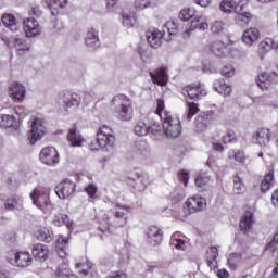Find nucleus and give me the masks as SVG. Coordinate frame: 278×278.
<instances>
[{
    "instance_id": "obj_7",
    "label": "nucleus",
    "mask_w": 278,
    "mask_h": 278,
    "mask_svg": "<svg viewBox=\"0 0 278 278\" xmlns=\"http://www.w3.org/2000/svg\"><path fill=\"white\" fill-rule=\"evenodd\" d=\"M134 131L136 136H147V134H157L162 131V126L156 118H150L149 114L146 119H140L135 125Z\"/></svg>"
},
{
    "instance_id": "obj_5",
    "label": "nucleus",
    "mask_w": 278,
    "mask_h": 278,
    "mask_svg": "<svg viewBox=\"0 0 278 278\" xmlns=\"http://www.w3.org/2000/svg\"><path fill=\"white\" fill-rule=\"evenodd\" d=\"M206 202L201 195L190 197L182 206V212L176 215L178 220H185L190 216V214H194L195 212H202L205 210Z\"/></svg>"
},
{
    "instance_id": "obj_63",
    "label": "nucleus",
    "mask_w": 278,
    "mask_h": 278,
    "mask_svg": "<svg viewBox=\"0 0 278 278\" xmlns=\"http://www.w3.org/2000/svg\"><path fill=\"white\" fill-rule=\"evenodd\" d=\"M106 278H127V274L124 271H117Z\"/></svg>"
},
{
    "instance_id": "obj_21",
    "label": "nucleus",
    "mask_w": 278,
    "mask_h": 278,
    "mask_svg": "<svg viewBox=\"0 0 278 278\" xmlns=\"http://www.w3.org/2000/svg\"><path fill=\"white\" fill-rule=\"evenodd\" d=\"M146 236L147 241L152 247H157V244L162 243V230H160V228L155 226L148 228V230L146 231Z\"/></svg>"
},
{
    "instance_id": "obj_10",
    "label": "nucleus",
    "mask_w": 278,
    "mask_h": 278,
    "mask_svg": "<svg viewBox=\"0 0 278 278\" xmlns=\"http://www.w3.org/2000/svg\"><path fill=\"white\" fill-rule=\"evenodd\" d=\"M39 160L46 166H58L60 164V153L54 147H46L41 149Z\"/></svg>"
},
{
    "instance_id": "obj_56",
    "label": "nucleus",
    "mask_w": 278,
    "mask_h": 278,
    "mask_svg": "<svg viewBox=\"0 0 278 278\" xmlns=\"http://www.w3.org/2000/svg\"><path fill=\"white\" fill-rule=\"evenodd\" d=\"M222 75L226 78L233 77V75H236V70H233V65H225L222 68Z\"/></svg>"
},
{
    "instance_id": "obj_50",
    "label": "nucleus",
    "mask_w": 278,
    "mask_h": 278,
    "mask_svg": "<svg viewBox=\"0 0 278 278\" xmlns=\"http://www.w3.org/2000/svg\"><path fill=\"white\" fill-rule=\"evenodd\" d=\"M166 31L169 36H175L177 31V23H175V21L167 22L164 25V29H163L164 34H166Z\"/></svg>"
},
{
    "instance_id": "obj_48",
    "label": "nucleus",
    "mask_w": 278,
    "mask_h": 278,
    "mask_svg": "<svg viewBox=\"0 0 278 278\" xmlns=\"http://www.w3.org/2000/svg\"><path fill=\"white\" fill-rule=\"evenodd\" d=\"M211 181V178L207 174L205 173H202V174H199L195 178V186L198 188H204V186H207Z\"/></svg>"
},
{
    "instance_id": "obj_44",
    "label": "nucleus",
    "mask_w": 278,
    "mask_h": 278,
    "mask_svg": "<svg viewBox=\"0 0 278 278\" xmlns=\"http://www.w3.org/2000/svg\"><path fill=\"white\" fill-rule=\"evenodd\" d=\"M265 251H269L274 257H278V235L265 247Z\"/></svg>"
},
{
    "instance_id": "obj_60",
    "label": "nucleus",
    "mask_w": 278,
    "mask_h": 278,
    "mask_svg": "<svg viewBox=\"0 0 278 278\" xmlns=\"http://www.w3.org/2000/svg\"><path fill=\"white\" fill-rule=\"evenodd\" d=\"M16 50L20 55H23V53L29 51V46L24 45L23 41L16 45Z\"/></svg>"
},
{
    "instance_id": "obj_16",
    "label": "nucleus",
    "mask_w": 278,
    "mask_h": 278,
    "mask_svg": "<svg viewBox=\"0 0 278 278\" xmlns=\"http://www.w3.org/2000/svg\"><path fill=\"white\" fill-rule=\"evenodd\" d=\"M9 94L15 103H22L25 101V94H27V90L25 86L21 83H13L9 88Z\"/></svg>"
},
{
    "instance_id": "obj_14",
    "label": "nucleus",
    "mask_w": 278,
    "mask_h": 278,
    "mask_svg": "<svg viewBox=\"0 0 278 278\" xmlns=\"http://www.w3.org/2000/svg\"><path fill=\"white\" fill-rule=\"evenodd\" d=\"M23 29L27 38H34L36 36H40V34L42 33V28L40 27V24L35 18L24 20Z\"/></svg>"
},
{
    "instance_id": "obj_49",
    "label": "nucleus",
    "mask_w": 278,
    "mask_h": 278,
    "mask_svg": "<svg viewBox=\"0 0 278 278\" xmlns=\"http://www.w3.org/2000/svg\"><path fill=\"white\" fill-rule=\"evenodd\" d=\"M199 112V105L197 103L187 102V121H192V116Z\"/></svg>"
},
{
    "instance_id": "obj_29",
    "label": "nucleus",
    "mask_w": 278,
    "mask_h": 278,
    "mask_svg": "<svg viewBox=\"0 0 278 278\" xmlns=\"http://www.w3.org/2000/svg\"><path fill=\"white\" fill-rule=\"evenodd\" d=\"M239 227L241 231H243L244 233H249V231H251V229L253 228V213H245L241 217Z\"/></svg>"
},
{
    "instance_id": "obj_3",
    "label": "nucleus",
    "mask_w": 278,
    "mask_h": 278,
    "mask_svg": "<svg viewBox=\"0 0 278 278\" xmlns=\"http://www.w3.org/2000/svg\"><path fill=\"white\" fill-rule=\"evenodd\" d=\"M110 213L104 215V223L106 226L100 227L102 233H110V227H125L127 225V214H129V207L123 206L121 204H114Z\"/></svg>"
},
{
    "instance_id": "obj_9",
    "label": "nucleus",
    "mask_w": 278,
    "mask_h": 278,
    "mask_svg": "<svg viewBox=\"0 0 278 278\" xmlns=\"http://www.w3.org/2000/svg\"><path fill=\"white\" fill-rule=\"evenodd\" d=\"M7 260L12 266H18V268H27L33 262L31 254L27 251H11L7 256Z\"/></svg>"
},
{
    "instance_id": "obj_52",
    "label": "nucleus",
    "mask_w": 278,
    "mask_h": 278,
    "mask_svg": "<svg viewBox=\"0 0 278 278\" xmlns=\"http://www.w3.org/2000/svg\"><path fill=\"white\" fill-rule=\"evenodd\" d=\"M177 236V232L172 236L170 244L172 247H175V249H178L179 251H184L186 249V241L181 239H175Z\"/></svg>"
},
{
    "instance_id": "obj_46",
    "label": "nucleus",
    "mask_w": 278,
    "mask_h": 278,
    "mask_svg": "<svg viewBox=\"0 0 278 278\" xmlns=\"http://www.w3.org/2000/svg\"><path fill=\"white\" fill-rule=\"evenodd\" d=\"M52 223L56 227H62V225H66L68 227L71 219L68 218V215L58 214L54 216Z\"/></svg>"
},
{
    "instance_id": "obj_22",
    "label": "nucleus",
    "mask_w": 278,
    "mask_h": 278,
    "mask_svg": "<svg viewBox=\"0 0 278 278\" xmlns=\"http://www.w3.org/2000/svg\"><path fill=\"white\" fill-rule=\"evenodd\" d=\"M33 256L39 262H46V260L49 257V247L42 243L35 244L33 247Z\"/></svg>"
},
{
    "instance_id": "obj_6",
    "label": "nucleus",
    "mask_w": 278,
    "mask_h": 278,
    "mask_svg": "<svg viewBox=\"0 0 278 278\" xmlns=\"http://www.w3.org/2000/svg\"><path fill=\"white\" fill-rule=\"evenodd\" d=\"M30 199L34 205L42 210L45 214L51 212V200L49 198V188L37 187L31 193Z\"/></svg>"
},
{
    "instance_id": "obj_34",
    "label": "nucleus",
    "mask_w": 278,
    "mask_h": 278,
    "mask_svg": "<svg viewBox=\"0 0 278 278\" xmlns=\"http://www.w3.org/2000/svg\"><path fill=\"white\" fill-rule=\"evenodd\" d=\"M210 49L216 58H225V42L217 40L210 45Z\"/></svg>"
},
{
    "instance_id": "obj_42",
    "label": "nucleus",
    "mask_w": 278,
    "mask_h": 278,
    "mask_svg": "<svg viewBox=\"0 0 278 278\" xmlns=\"http://www.w3.org/2000/svg\"><path fill=\"white\" fill-rule=\"evenodd\" d=\"M241 260V253H231L228 255V266L231 268V270H236V268H238V264H240Z\"/></svg>"
},
{
    "instance_id": "obj_25",
    "label": "nucleus",
    "mask_w": 278,
    "mask_h": 278,
    "mask_svg": "<svg viewBox=\"0 0 278 278\" xmlns=\"http://www.w3.org/2000/svg\"><path fill=\"white\" fill-rule=\"evenodd\" d=\"M218 248L217 247H211L206 251V264L211 270H214V268H218Z\"/></svg>"
},
{
    "instance_id": "obj_59",
    "label": "nucleus",
    "mask_w": 278,
    "mask_h": 278,
    "mask_svg": "<svg viewBox=\"0 0 278 278\" xmlns=\"http://www.w3.org/2000/svg\"><path fill=\"white\" fill-rule=\"evenodd\" d=\"M85 192L90 199H94L97 194V186H94L93 184H89L87 187H85Z\"/></svg>"
},
{
    "instance_id": "obj_37",
    "label": "nucleus",
    "mask_w": 278,
    "mask_h": 278,
    "mask_svg": "<svg viewBox=\"0 0 278 278\" xmlns=\"http://www.w3.org/2000/svg\"><path fill=\"white\" fill-rule=\"evenodd\" d=\"M36 238L41 242H51L53 240V230L50 228H40L36 232Z\"/></svg>"
},
{
    "instance_id": "obj_33",
    "label": "nucleus",
    "mask_w": 278,
    "mask_h": 278,
    "mask_svg": "<svg viewBox=\"0 0 278 278\" xmlns=\"http://www.w3.org/2000/svg\"><path fill=\"white\" fill-rule=\"evenodd\" d=\"M273 186H275V173L269 172L261 181V192H267V190H270Z\"/></svg>"
},
{
    "instance_id": "obj_39",
    "label": "nucleus",
    "mask_w": 278,
    "mask_h": 278,
    "mask_svg": "<svg viewBox=\"0 0 278 278\" xmlns=\"http://www.w3.org/2000/svg\"><path fill=\"white\" fill-rule=\"evenodd\" d=\"M232 192L233 194H242L244 192V179L240 175L233 176Z\"/></svg>"
},
{
    "instance_id": "obj_45",
    "label": "nucleus",
    "mask_w": 278,
    "mask_h": 278,
    "mask_svg": "<svg viewBox=\"0 0 278 278\" xmlns=\"http://www.w3.org/2000/svg\"><path fill=\"white\" fill-rule=\"evenodd\" d=\"M197 16L194 9H182L179 13L180 21H192Z\"/></svg>"
},
{
    "instance_id": "obj_20",
    "label": "nucleus",
    "mask_w": 278,
    "mask_h": 278,
    "mask_svg": "<svg viewBox=\"0 0 278 278\" xmlns=\"http://www.w3.org/2000/svg\"><path fill=\"white\" fill-rule=\"evenodd\" d=\"M260 40V29L250 27L243 31L242 41L248 47H253Z\"/></svg>"
},
{
    "instance_id": "obj_26",
    "label": "nucleus",
    "mask_w": 278,
    "mask_h": 278,
    "mask_svg": "<svg viewBox=\"0 0 278 278\" xmlns=\"http://www.w3.org/2000/svg\"><path fill=\"white\" fill-rule=\"evenodd\" d=\"M270 129L268 128H261L257 130L254 140L256 142V144H260V147H266V144H268V142H270Z\"/></svg>"
},
{
    "instance_id": "obj_17",
    "label": "nucleus",
    "mask_w": 278,
    "mask_h": 278,
    "mask_svg": "<svg viewBox=\"0 0 278 278\" xmlns=\"http://www.w3.org/2000/svg\"><path fill=\"white\" fill-rule=\"evenodd\" d=\"M163 39L164 35L159 29L147 31V40L152 49H160V47H162Z\"/></svg>"
},
{
    "instance_id": "obj_57",
    "label": "nucleus",
    "mask_w": 278,
    "mask_h": 278,
    "mask_svg": "<svg viewBox=\"0 0 278 278\" xmlns=\"http://www.w3.org/2000/svg\"><path fill=\"white\" fill-rule=\"evenodd\" d=\"M137 154L141 157H147L149 155V146L146 142L139 144L137 149Z\"/></svg>"
},
{
    "instance_id": "obj_54",
    "label": "nucleus",
    "mask_w": 278,
    "mask_h": 278,
    "mask_svg": "<svg viewBox=\"0 0 278 278\" xmlns=\"http://www.w3.org/2000/svg\"><path fill=\"white\" fill-rule=\"evenodd\" d=\"M224 144H229V142H236V131L232 129L226 130V134L223 136Z\"/></svg>"
},
{
    "instance_id": "obj_55",
    "label": "nucleus",
    "mask_w": 278,
    "mask_h": 278,
    "mask_svg": "<svg viewBox=\"0 0 278 278\" xmlns=\"http://www.w3.org/2000/svg\"><path fill=\"white\" fill-rule=\"evenodd\" d=\"M249 5V0H240L238 2L235 1L233 12L236 14L242 13V10Z\"/></svg>"
},
{
    "instance_id": "obj_4",
    "label": "nucleus",
    "mask_w": 278,
    "mask_h": 278,
    "mask_svg": "<svg viewBox=\"0 0 278 278\" xmlns=\"http://www.w3.org/2000/svg\"><path fill=\"white\" fill-rule=\"evenodd\" d=\"M111 110L113 116L118 121H131L134 118V108L131 100L126 96H115L111 101Z\"/></svg>"
},
{
    "instance_id": "obj_41",
    "label": "nucleus",
    "mask_w": 278,
    "mask_h": 278,
    "mask_svg": "<svg viewBox=\"0 0 278 278\" xmlns=\"http://www.w3.org/2000/svg\"><path fill=\"white\" fill-rule=\"evenodd\" d=\"M228 160H236V162H240L241 164H244V162H247V156H244L243 151L229 150Z\"/></svg>"
},
{
    "instance_id": "obj_58",
    "label": "nucleus",
    "mask_w": 278,
    "mask_h": 278,
    "mask_svg": "<svg viewBox=\"0 0 278 278\" xmlns=\"http://www.w3.org/2000/svg\"><path fill=\"white\" fill-rule=\"evenodd\" d=\"M151 5V0H136L135 8L137 10H147Z\"/></svg>"
},
{
    "instance_id": "obj_2",
    "label": "nucleus",
    "mask_w": 278,
    "mask_h": 278,
    "mask_svg": "<svg viewBox=\"0 0 278 278\" xmlns=\"http://www.w3.org/2000/svg\"><path fill=\"white\" fill-rule=\"evenodd\" d=\"M96 142L97 144L93 142L89 144L91 151H99L100 149L104 153H108L110 157L114 155L116 149V136L110 126H102L99 128Z\"/></svg>"
},
{
    "instance_id": "obj_13",
    "label": "nucleus",
    "mask_w": 278,
    "mask_h": 278,
    "mask_svg": "<svg viewBox=\"0 0 278 278\" xmlns=\"http://www.w3.org/2000/svg\"><path fill=\"white\" fill-rule=\"evenodd\" d=\"M184 97H189V99L198 100L201 99V97H205L207 94V91L205 90V87L201 84L198 85H190L182 89Z\"/></svg>"
},
{
    "instance_id": "obj_61",
    "label": "nucleus",
    "mask_w": 278,
    "mask_h": 278,
    "mask_svg": "<svg viewBox=\"0 0 278 278\" xmlns=\"http://www.w3.org/2000/svg\"><path fill=\"white\" fill-rule=\"evenodd\" d=\"M179 179H180V181H182V184H185V186H187L188 185V179H190V175L188 174V172L182 170L179 174Z\"/></svg>"
},
{
    "instance_id": "obj_36",
    "label": "nucleus",
    "mask_w": 278,
    "mask_h": 278,
    "mask_svg": "<svg viewBox=\"0 0 278 278\" xmlns=\"http://www.w3.org/2000/svg\"><path fill=\"white\" fill-rule=\"evenodd\" d=\"M2 24L7 29H10L11 31H17L18 25L16 24V17L12 14H4L2 16Z\"/></svg>"
},
{
    "instance_id": "obj_19",
    "label": "nucleus",
    "mask_w": 278,
    "mask_h": 278,
    "mask_svg": "<svg viewBox=\"0 0 278 278\" xmlns=\"http://www.w3.org/2000/svg\"><path fill=\"white\" fill-rule=\"evenodd\" d=\"M4 207L9 212H21L23 210V197L18 194H13L5 200Z\"/></svg>"
},
{
    "instance_id": "obj_31",
    "label": "nucleus",
    "mask_w": 278,
    "mask_h": 278,
    "mask_svg": "<svg viewBox=\"0 0 278 278\" xmlns=\"http://www.w3.org/2000/svg\"><path fill=\"white\" fill-rule=\"evenodd\" d=\"M256 84L261 90H268L270 84H273V77L266 72L261 73L256 79Z\"/></svg>"
},
{
    "instance_id": "obj_15",
    "label": "nucleus",
    "mask_w": 278,
    "mask_h": 278,
    "mask_svg": "<svg viewBox=\"0 0 278 278\" xmlns=\"http://www.w3.org/2000/svg\"><path fill=\"white\" fill-rule=\"evenodd\" d=\"M55 192L59 199H68L75 192V182L65 179L56 186Z\"/></svg>"
},
{
    "instance_id": "obj_32",
    "label": "nucleus",
    "mask_w": 278,
    "mask_h": 278,
    "mask_svg": "<svg viewBox=\"0 0 278 278\" xmlns=\"http://www.w3.org/2000/svg\"><path fill=\"white\" fill-rule=\"evenodd\" d=\"M195 129L199 134H203L207 129V123H210V117L205 113H201L195 117Z\"/></svg>"
},
{
    "instance_id": "obj_51",
    "label": "nucleus",
    "mask_w": 278,
    "mask_h": 278,
    "mask_svg": "<svg viewBox=\"0 0 278 278\" xmlns=\"http://www.w3.org/2000/svg\"><path fill=\"white\" fill-rule=\"evenodd\" d=\"M225 29V23L223 21H215L211 24L212 34H223Z\"/></svg>"
},
{
    "instance_id": "obj_27",
    "label": "nucleus",
    "mask_w": 278,
    "mask_h": 278,
    "mask_svg": "<svg viewBox=\"0 0 278 278\" xmlns=\"http://www.w3.org/2000/svg\"><path fill=\"white\" fill-rule=\"evenodd\" d=\"M63 103L66 105V108H78V105L81 103V96L78 93H64Z\"/></svg>"
},
{
    "instance_id": "obj_35",
    "label": "nucleus",
    "mask_w": 278,
    "mask_h": 278,
    "mask_svg": "<svg viewBox=\"0 0 278 278\" xmlns=\"http://www.w3.org/2000/svg\"><path fill=\"white\" fill-rule=\"evenodd\" d=\"M67 245H68V239H66L64 236H60L56 240V252L59 257H61V260H64V257H66Z\"/></svg>"
},
{
    "instance_id": "obj_62",
    "label": "nucleus",
    "mask_w": 278,
    "mask_h": 278,
    "mask_svg": "<svg viewBox=\"0 0 278 278\" xmlns=\"http://www.w3.org/2000/svg\"><path fill=\"white\" fill-rule=\"evenodd\" d=\"M271 203L275 205V207H278V189L271 194Z\"/></svg>"
},
{
    "instance_id": "obj_11",
    "label": "nucleus",
    "mask_w": 278,
    "mask_h": 278,
    "mask_svg": "<svg viewBox=\"0 0 278 278\" xmlns=\"http://www.w3.org/2000/svg\"><path fill=\"white\" fill-rule=\"evenodd\" d=\"M207 27H210V24H207V18L203 17L201 14H197V16L189 23L188 27L182 33V38H189L190 31H194V29L205 31Z\"/></svg>"
},
{
    "instance_id": "obj_1",
    "label": "nucleus",
    "mask_w": 278,
    "mask_h": 278,
    "mask_svg": "<svg viewBox=\"0 0 278 278\" xmlns=\"http://www.w3.org/2000/svg\"><path fill=\"white\" fill-rule=\"evenodd\" d=\"M149 118H160L162 121V129L166 138L175 139L181 136V121H179V117L166 111L164 100H156V110L155 112L149 113Z\"/></svg>"
},
{
    "instance_id": "obj_38",
    "label": "nucleus",
    "mask_w": 278,
    "mask_h": 278,
    "mask_svg": "<svg viewBox=\"0 0 278 278\" xmlns=\"http://www.w3.org/2000/svg\"><path fill=\"white\" fill-rule=\"evenodd\" d=\"M68 0H49L48 8L51 10L53 16H55L59 10L66 8Z\"/></svg>"
},
{
    "instance_id": "obj_53",
    "label": "nucleus",
    "mask_w": 278,
    "mask_h": 278,
    "mask_svg": "<svg viewBox=\"0 0 278 278\" xmlns=\"http://www.w3.org/2000/svg\"><path fill=\"white\" fill-rule=\"evenodd\" d=\"M274 41L270 38H267L263 41H261L258 49L260 51H265V53H268L273 49Z\"/></svg>"
},
{
    "instance_id": "obj_64",
    "label": "nucleus",
    "mask_w": 278,
    "mask_h": 278,
    "mask_svg": "<svg viewBox=\"0 0 278 278\" xmlns=\"http://www.w3.org/2000/svg\"><path fill=\"white\" fill-rule=\"evenodd\" d=\"M217 277L227 278L229 277V271H227V269H219L217 270Z\"/></svg>"
},
{
    "instance_id": "obj_47",
    "label": "nucleus",
    "mask_w": 278,
    "mask_h": 278,
    "mask_svg": "<svg viewBox=\"0 0 278 278\" xmlns=\"http://www.w3.org/2000/svg\"><path fill=\"white\" fill-rule=\"evenodd\" d=\"M134 13L124 11L122 13V23L124 27H134Z\"/></svg>"
},
{
    "instance_id": "obj_28",
    "label": "nucleus",
    "mask_w": 278,
    "mask_h": 278,
    "mask_svg": "<svg viewBox=\"0 0 278 278\" xmlns=\"http://www.w3.org/2000/svg\"><path fill=\"white\" fill-rule=\"evenodd\" d=\"M214 89L223 97H229L233 92L231 85H227L224 79L216 80L214 83Z\"/></svg>"
},
{
    "instance_id": "obj_8",
    "label": "nucleus",
    "mask_w": 278,
    "mask_h": 278,
    "mask_svg": "<svg viewBox=\"0 0 278 278\" xmlns=\"http://www.w3.org/2000/svg\"><path fill=\"white\" fill-rule=\"evenodd\" d=\"M47 134V126H45V119L35 117L31 122V129L27 132V140L29 144H36L39 140L45 138Z\"/></svg>"
},
{
    "instance_id": "obj_40",
    "label": "nucleus",
    "mask_w": 278,
    "mask_h": 278,
    "mask_svg": "<svg viewBox=\"0 0 278 278\" xmlns=\"http://www.w3.org/2000/svg\"><path fill=\"white\" fill-rule=\"evenodd\" d=\"M251 18H253V15H251V13L249 12L237 13V15L235 16V21L237 25H240V27L249 25Z\"/></svg>"
},
{
    "instance_id": "obj_18",
    "label": "nucleus",
    "mask_w": 278,
    "mask_h": 278,
    "mask_svg": "<svg viewBox=\"0 0 278 278\" xmlns=\"http://www.w3.org/2000/svg\"><path fill=\"white\" fill-rule=\"evenodd\" d=\"M153 84H157V86H166L168 84V73L166 72V67H159L155 70V73H149Z\"/></svg>"
},
{
    "instance_id": "obj_30",
    "label": "nucleus",
    "mask_w": 278,
    "mask_h": 278,
    "mask_svg": "<svg viewBox=\"0 0 278 278\" xmlns=\"http://www.w3.org/2000/svg\"><path fill=\"white\" fill-rule=\"evenodd\" d=\"M85 42L87 47H91L92 49L99 47V33L94 28H89L87 30Z\"/></svg>"
},
{
    "instance_id": "obj_43",
    "label": "nucleus",
    "mask_w": 278,
    "mask_h": 278,
    "mask_svg": "<svg viewBox=\"0 0 278 278\" xmlns=\"http://www.w3.org/2000/svg\"><path fill=\"white\" fill-rule=\"evenodd\" d=\"M235 5L236 1L233 0H223L219 4V10L225 14H231L233 12Z\"/></svg>"
},
{
    "instance_id": "obj_24",
    "label": "nucleus",
    "mask_w": 278,
    "mask_h": 278,
    "mask_svg": "<svg viewBox=\"0 0 278 278\" xmlns=\"http://www.w3.org/2000/svg\"><path fill=\"white\" fill-rule=\"evenodd\" d=\"M0 127L2 129H18V122L13 115H0Z\"/></svg>"
},
{
    "instance_id": "obj_12",
    "label": "nucleus",
    "mask_w": 278,
    "mask_h": 278,
    "mask_svg": "<svg viewBox=\"0 0 278 278\" xmlns=\"http://www.w3.org/2000/svg\"><path fill=\"white\" fill-rule=\"evenodd\" d=\"M75 268L80 277L94 278L97 277V271L94 270V265L89 263L88 260L77 261L75 263Z\"/></svg>"
},
{
    "instance_id": "obj_23",
    "label": "nucleus",
    "mask_w": 278,
    "mask_h": 278,
    "mask_svg": "<svg viewBox=\"0 0 278 278\" xmlns=\"http://www.w3.org/2000/svg\"><path fill=\"white\" fill-rule=\"evenodd\" d=\"M67 140L71 147H83L84 142H86V140L81 136V132H79L77 128L70 129V132L67 135Z\"/></svg>"
}]
</instances>
